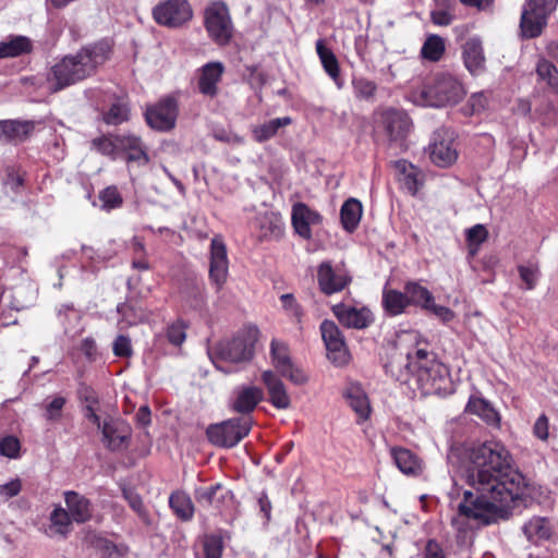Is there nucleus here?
Returning a JSON list of instances; mask_svg holds the SVG:
<instances>
[{
  "mask_svg": "<svg viewBox=\"0 0 558 558\" xmlns=\"http://www.w3.org/2000/svg\"><path fill=\"white\" fill-rule=\"evenodd\" d=\"M465 477L475 490H464L458 506L459 517L475 520L483 525L507 520L522 499L525 480L511 466L506 447L487 440L471 448Z\"/></svg>",
  "mask_w": 558,
  "mask_h": 558,
  "instance_id": "1",
  "label": "nucleus"
},
{
  "mask_svg": "<svg viewBox=\"0 0 558 558\" xmlns=\"http://www.w3.org/2000/svg\"><path fill=\"white\" fill-rule=\"evenodd\" d=\"M112 45L107 39L85 45L75 53L58 60L47 76L48 89L58 93L94 76L111 57Z\"/></svg>",
  "mask_w": 558,
  "mask_h": 558,
  "instance_id": "2",
  "label": "nucleus"
},
{
  "mask_svg": "<svg viewBox=\"0 0 558 558\" xmlns=\"http://www.w3.org/2000/svg\"><path fill=\"white\" fill-rule=\"evenodd\" d=\"M404 377L399 380L407 381L412 375L423 395H446L451 391V378L448 367L442 364L436 353L426 348H416L407 353Z\"/></svg>",
  "mask_w": 558,
  "mask_h": 558,
  "instance_id": "3",
  "label": "nucleus"
},
{
  "mask_svg": "<svg viewBox=\"0 0 558 558\" xmlns=\"http://www.w3.org/2000/svg\"><path fill=\"white\" fill-rule=\"evenodd\" d=\"M258 330L256 328H246L240 330L233 338L219 341L209 350V356L216 367L225 373L219 363H242L250 361L254 355V345L257 341Z\"/></svg>",
  "mask_w": 558,
  "mask_h": 558,
  "instance_id": "4",
  "label": "nucleus"
},
{
  "mask_svg": "<svg viewBox=\"0 0 558 558\" xmlns=\"http://www.w3.org/2000/svg\"><path fill=\"white\" fill-rule=\"evenodd\" d=\"M423 106L445 107L458 104L465 95L461 82L450 73H437L420 90Z\"/></svg>",
  "mask_w": 558,
  "mask_h": 558,
  "instance_id": "5",
  "label": "nucleus"
},
{
  "mask_svg": "<svg viewBox=\"0 0 558 558\" xmlns=\"http://www.w3.org/2000/svg\"><path fill=\"white\" fill-rule=\"evenodd\" d=\"M557 3L558 0H525L520 17L521 36L526 39L541 36Z\"/></svg>",
  "mask_w": 558,
  "mask_h": 558,
  "instance_id": "6",
  "label": "nucleus"
},
{
  "mask_svg": "<svg viewBox=\"0 0 558 558\" xmlns=\"http://www.w3.org/2000/svg\"><path fill=\"white\" fill-rule=\"evenodd\" d=\"M204 27L208 37L218 46H227L233 37V23L228 5L213 1L204 10Z\"/></svg>",
  "mask_w": 558,
  "mask_h": 558,
  "instance_id": "7",
  "label": "nucleus"
},
{
  "mask_svg": "<svg viewBox=\"0 0 558 558\" xmlns=\"http://www.w3.org/2000/svg\"><path fill=\"white\" fill-rule=\"evenodd\" d=\"M252 424L251 416L234 417L209 425L206 435L213 445L232 448L248 435Z\"/></svg>",
  "mask_w": 558,
  "mask_h": 558,
  "instance_id": "8",
  "label": "nucleus"
},
{
  "mask_svg": "<svg viewBox=\"0 0 558 558\" xmlns=\"http://www.w3.org/2000/svg\"><path fill=\"white\" fill-rule=\"evenodd\" d=\"M153 17L160 26L178 28L192 20L193 9L187 0H165L154 7Z\"/></svg>",
  "mask_w": 558,
  "mask_h": 558,
  "instance_id": "9",
  "label": "nucleus"
},
{
  "mask_svg": "<svg viewBox=\"0 0 558 558\" xmlns=\"http://www.w3.org/2000/svg\"><path fill=\"white\" fill-rule=\"evenodd\" d=\"M456 133L453 130L441 126L432 136L428 145L429 158L433 163L440 168L451 166L458 158Z\"/></svg>",
  "mask_w": 558,
  "mask_h": 558,
  "instance_id": "10",
  "label": "nucleus"
},
{
  "mask_svg": "<svg viewBox=\"0 0 558 558\" xmlns=\"http://www.w3.org/2000/svg\"><path fill=\"white\" fill-rule=\"evenodd\" d=\"M378 123L384 129L390 144L403 147V142L412 128V121L403 110L395 108L383 110L379 113Z\"/></svg>",
  "mask_w": 558,
  "mask_h": 558,
  "instance_id": "11",
  "label": "nucleus"
},
{
  "mask_svg": "<svg viewBox=\"0 0 558 558\" xmlns=\"http://www.w3.org/2000/svg\"><path fill=\"white\" fill-rule=\"evenodd\" d=\"M320 332L327 350V357L337 366L347 364L350 354L344 337L335 322L325 319L320 324Z\"/></svg>",
  "mask_w": 558,
  "mask_h": 558,
  "instance_id": "12",
  "label": "nucleus"
},
{
  "mask_svg": "<svg viewBox=\"0 0 558 558\" xmlns=\"http://www.w3.org/2000/svg\"><path fill=\"white\" fill-rule=\"evenodd\" d=\"M229 275V260L227 246L220 235H216L210 242L209 279L216 290H220L227 282Z\"/></svg>",
  "mask_w": 558,
  "mask_h": 558,
  "instance_id": "13",
  "label": "nucleus"
},
{
  "mask_svg": "<svg viewBox=\"0 0 558 558\" xmlns=\"http://www.w3.org/2000/svg\"><path fill=\"white\" fill-rule=\"evenodd\" d=\"M178 117V104L174 98L167 97L157 105L147 108L145 120L157 131L167 132L174 128Z\"/></svg>",
  "mask_w": 558,
  "mask_h": 558,
  "instance_id": "14",
  "label": "nucleus"
},
{
  "mask_svg": "<svg viewBox=\"0 0 558 558\" xmlns=\"http://www.w3.org/2000/svg\"><path fill=\"white\" fill-rule=\"evenodd\" d=\"M318 286L327 295L342 291L350 282L351 277L342 267H332L330 262H323L317 270Z\"/></svg>",
  "mask_w": 558,
  "mask_h": 558,
  "instance_id": "15",
  "label": "nucleus"
},
{
  "mask_svg": "<svg viewBox=\"0 0 558 558\" xmlns=\"http://www.w3.org/2000/svg\"><path fill=\"white\" fill-rule=\"evenodd\" d=\"M105 446L111 451L123 450L128 447L131 437V427L124 421L110 418L99 428Z\"/></svg>",
  "mask_w": 558,
  "mask_h": 558,
  "instance_id": "16",
  "label": "nucleus"
},
{
  "mask_svg": "<svg viewBox=\"0 0 558 558\" xmlns=\"http://www.w3.org/2000/svg\"><path fill=\"white\" fill-rule=\"evenodd\" d=\"M226 71L220 61H210L198 69L197 87L202 95L215 98L219 94V83Z\"/></svg>",
  "mask_w": 558,
  "mask_h": 558,
  "instance_id": "17",
  "label": "nucleus"
},
{
  "mask_svg": "<svg viewBox=\"0 0 558 558\" xmlns=\"http://www.w3.org/2000/svg\"><path fill=\"white\" fill-rule=\"evenodd\" d=\"M264 399V391L256 386H239L233 390V398L230 403L231 410L250 416L257 404Z\"/></svg>",
  "mask_w": 558,
  "mask_h": 558,
  "instance_id": "18",
  "label": "nucleus"
},
{
  "mask_svg": "<svg viewBox=\"0 0 558 558\" xmlns=\"http://www.w3.org/2000/svg\"><path fill=\"white\" fill-rule=\"evenodd\" d=\"M322 216L312 210L304 203H296L292 207L291 222L294 231L303 239L310 240L312 238L311 226L319 225Z\"/></svg>",
  "mask_w": 558,
  "mask_h": 558,
  "instance_id": "19",
  "label": "nucleus"
},
{
  "mask_svg": "<svg viewBox=\"0 0 558 558\" xmlns=\"http://www.w3.org/2000/svg\"><path fill=\"white\" fill-rule=\"evenodd\" d=\"M118 157L125 154L128 162H138L140 165L149 162L146 147L140 136L132 133L118 134Z\"/></svg>",
  "mask_w": 558,
  "mask_h": 558,
  "instance_id": "20",
  "label": "nucleus"
},
{
  "mask_svg": "<svg viewBox=\"0 0 558 558\" xmlns=\"http://www.w3.org/2000/svg\"><path fill=\"white\" fill-rule=\"evenodd\" d=\"M255 229L258 241L279 240L284 232V223L280 215L265 211L255 218Z\"/></svg>",
  "mask_w": 558,
  "mask_h": 558,
  "instance_id": "21",
  "label": "nucleus"
},
{
  "mask_svg": "<svg viewBox=\"0 0 558 558\" xmlns=\"http://www.w3.org/2000/svg\"><path fill=\"white\" fill-rule=\"evenodd\" d=\"M332 312L339 322L348 328L363 329L373 322L371 311L365 307L357 310L352 306L338 304L332 307Z\"/></svg>",
  "mask_w": 558,
  "mask_h": 558,
  "instance_id": "22",
  "label": "nucleus"
},
{
  "mask_svg": "<svg viewBox=\"0 0 558 558\" xmlns=\"http://www.w3.org/2000/svg\"><path fill=\"white\" fill-rule=\"evenodd\" d=\"M66 510L74 522L82 524L88 522L93 517V505L88 498L74 490L64 493Z\"/></svg>",
  "mask_w": 558,
  "mask_h": 558,
  "instance_id": "23",
  "label": "nucleus"
},
{
  "mask_svg": "<svg viewBox=\"0 0 558 558\" xmlns=\"http://www.w3.org/2000/svg\"><path fill=\"white\" fill-rule=\"evenodd\" d=\"M262 380L267 388L269 402L279 410H286L291 405L290 396L287 392L286 386L274 372L265 371L262 374Z\"/></svg>",
  "mask_w": 558,
  "mask_h": 558,
  "instance_id": "24",
  "label": "nucleus"
},
{
  "mask_svg": "<svg viewBox=\"0 0 558 558\" xmlns=\"http://www.w3.org/2000/svg\"><path fill=\"white\" fill-rule=\"evenodd\" d=\"M34 49L33 40L24 35H9L0 41V59H11L29 54Z\"/></svg>",
  "mask_w": 558,
  "mask_h": 558,
  "instance_id": "25",
  "label": "nucleus"
},
{
  "mask_svg": "<svg viewBox=\"0 0 558 558\" xmlns=\"http://www.w3.org/2000/svg\"><path fill=\"white\" fill-rule=\"evenodd\" d=\"M350 408L359 416V422L365 421L371 414V404L367 395L359 384L351 383L343 392Z\"/></svg>",
  "mask_w": 558,
  "mask_h": 558,
  "instance_id": "26",
  "label": "nucleus"
},
{
  "mask_svg": "<svg viewBox=\"0 0 558 558\" xmlns=\"http://www.w3.org/2000/svg\"><path fill=\"white\" fill-rule=\"evenodd\" d=\"M391 457L397 468L407 475L417 476L423 472L422 459L410 449L395 447L391 449Z\"/></svg>",
  "mask_w": 558,
  "mask_h": 558,
  "instance_id": "27",
  "label": "nucleus"
},
{
  "mask_svg": "<svg viewBox=\"0 0 558 558\" xmlns=\"http://www.w3.org/2000/svg\"><path fill=\"white\" fill-rule=\"evenodd\" d=\"M316 52L327 75L333 81L336 86L341 89L344 85V81L340 74L338 59L332 50L326 46L324 39L316 41Z\"/></svg>",
  "mask_w": 558,
  "mask_h": 558,
  "instance_id": "28",
  "label": "nucleus"
},
{
  "mask_svg": "<svg viewBox=\"0 0 558 558\" xmlns=\"http://www.w3.org/2000/svg\"><path fill=\"white\" fill-rule=\"evenodd\" d=\"M465 410L466 412L482 418L486 424L499 427L500 415L487 400L478 397H471Z\"/></svg>",
  "mask_w": 558,
  "mask_h": 558,
  "instance_id": "29",
  "label": "nucleus"
},
{
  "mask_svg": "<svg viewBox=\"0 0 558 558\" xmlns=\"http://www.w3.org/2000/svg\"><path fill=\"white\" fill-rule=\"evenodd\" d=\"M32 121L5 120L0 121V138L7 141H24L34 131Z\"/></svg>",
  "mask_w": 558,
  "mask_h": 558,
  "instance_id": "30",
  "label": "nucleus"
},
{
  "mask_svg": "<svg viewBox=\"0 0 558 558\" xmlns=\"http://www.w3.org/2000/svg\"><path fill=\"white\" fill-rule=\"evenodd\" d=\"M362 204L356 198H349L343 203L340 209V218L343 228L348 232H353L362 217Z\"/></svg>",
  "mask_w": 558,
  "mask_h": 558,
  "instance_id": "31",
  "label": "nucleus"
},
{
  "mask_svg": "<svg viewBox=\"0 0 558 558\" xmlns=\"http://www.w3.org/2000/svg\"><path fill=\"white\" fill-rule=\"evenodd\" d=\"M50 531L53 534L61 536L62 538L68 537L72 531V523L74 522L69 511L61 506L54 507L51 511L50 517Z\"/></svg>",
  "mask_w": 558,
  "mask_h": 558,
  "instance_id": "32",
  "label": "nucleus"
},
{
  "mask_svg": "<svg viewBox=\"0 0 558 558\" xmlns=\"http://www.w3.org/2000/svg\"><path fill=\"white\" fill-rule=\"evenodd\" d=\"M463 60L471 73H476L483 68L484 54L480 41L469 39L463 46Z\"/></svg>",
  "mask_w": 558,
  "mask_h": 558,
  "instance_id": "33",
  "label": "nucleus"
},
{
  "mask_svg": "<svg viewBox=\"0 0 558 558\" xmlns=\"http://www.w3.org/2000/svg\"><path fill=\"white\" fill-rule=\"evenodd\" d=\"M169 506L180 520L190 521L193 518L194 505L190 496L185 493H172L169 497Z\"/></svg>",
  "mask_w": 558,
  "mask_h": 558,
  "instance_id": "34",
  "label": "nucleus"
},
{
  "mask_svg": "<svg viewBox=\"0 0 558 558\" xmlns=\"http://www.w3.org/2000/svg\"><path fill=\"white\" fill-rule=\"evenodd\" d=\"M292 123L290 117L271 119L268 122L253 129V137L256 142L263 143L274 137L278 130Z\"/></svg>",
  "mask_w": 558,
  "mask_h": 558,
  "instance_id": "35",
  "label": "nucleus"
},
{
  "mask_svg": "<svg viewBox=\"0 0 558 558\" xmlns=\"http://www.w3.org/2000/svg\"><path fill=\"white\" fill-rule=\"evenodd\" d=\"M523 532L530 541L548 539L551 527L546 518L536 517L524 524Z\"/></svg>",
  "mask_w": 558,
  "mask_h": 558,
  "instance_id": "36",
  "label": "nucleus"
},
{
  "mask_svg": "<svg viewBox=\"0 0 558 558\" xmlns=\"http://www.w3.org/2000/svg\"><path fill=\"white\" fill-rule=\"evenodd\" d=\"M383 305L389 315L396 316L401 314L407 305H409L405 292L402 293L397 290L384 291Z\"/></svg>",
  "mask_w": 558,
  "mask_h": 558,
  "instance_id": "37",
  "label": "nucleus"
},
{
  "mask_svg": "<svg viewBox=\"0 0 558 558\" xmlns=\"http://www.w3.org/2000/svg\"><path fill=\"white\" fill-rule=\"evenodd\" d=\"M122 496L128 501L130 508L137 514L140 520L146 524H150V515L145 507L141 495L133 488L123 486Z\"/></svg>",
  "mask_w": 558,
  "mask_h": 558,
  "instance_id": "38",
  "label": "nucleus"
},
{
  "mask_svg": "<svg viewBox=\"0 0 558 558\" xmlns=\"http://www.w3.org/2000/svg\"><path fill=\"white\" fill-rule=\"evenodd\" d=\"M408 303L421 306L423 310L434 300L432 292L416 282H409L404 287Z\"/></svg>",
  "mask_w": 558,
  "mask_h": 558,
  "instance_id": "39",
  "label": "nucleus"
},
{
  "mask_svg": "<svg viewBox=\"0 0 558 558\" xmlns=\"http://www.w3.org/2000/svg\"><path fill=\"white\" fill-rule=\"evenodd\" d=\"M397 169L402 173L403 178L401 181L404 187L411 193L415 194L420 187L418 174L420 171L412 163L407 160H400L396 163Z\"/></svg>",
  "mask_w": 558,
  "mask_h": 558,
  "instance_id": "40",
  "label": "nucleus"
},
{
  "mask_svg": "<svg viewBox=\"0 0 558 558\" xmlns=\"http://www.w3.org/2000/svg\"><path fill=\"white\" fill-rule=\"evenodd\" d=\"M90 144L92 148L97 153L113 160L118 158V134L101 135L94 138Z\"/></svg>",
  "mask_w": 558,
  "mask_h": 558,
  "instance_id": "41",
  "label": "nucleus"
},
{
  "mask_svg": "<svg viewBox=\"0 0 558 558\" xmlns=\"http://www.w3.org/2000/svg\"><path fill=\"white\" fill-rule=\"evenodd\" d=\"M539 80L545 81L553 93L558 94V70L548 60L541 59L536 65Z\"/></svg>",
  "mask_w": 558,
  "mask_h": 558,
  "instance_id": "42",
  "label": "nucleus"
},
{
  "mask_svg": "<svg viewBox=\"0 0 558 558\" xmlns=\"http://www.w3.org/2000/svg\"><path fill=\"white\" fill-rule=\"evenodd\" d=\"M130 119V108L125 102H113L104 113L102 120L108 125H119Z\"/></svg>",
  "mask_w": 558,
  "mask_h": 558,
  "instance_id": "43",
  "label": "nucleus"
},
{
  "mask_svg": "<svg viewBox=\"0 0 558 558\" xmlns=\"http://www.w3.org/2000/svg\"><path fill=\"white\" fill-rule=\"evenodd\" d=\"M445 52L444 39L438 35H430L423 44L421 53L429 61H438Z\"/></svg>",
  "mask_w": 558,
  "mask_h": 558,
  "instance_id": "44",
  "label": "nucleus"
},
{
  "mask_svg": "<svg viewBox=\"0 0 558 558\" xmlns=\"http://www.w3.org/2000/svg\"><path fill=\"white\" fill-rule=\"evenodd\" d=\"M270 354L274 366L278 372L292 363L288 345L284 342L274 339L270 343Z\"/></svg>",
  "mask_w": 558,
  "mask_h": 558,
  "instance_id": "45",
  "label": "nucleus"
},
{
  "mask_svg": "<svg viewBox=\"0 0 558 558\" xmlns=\"http://www.w3.org/2000/svg\"><path fill=\"white\" fill-rule=\"evenodd\" d=\"M352 87L354 96L361 100H372L377 90L376 83L366 77H354Z\"/></svg>",
  "mask_w": 558,
  "mask_h": 558,
  "instance_id": "46",
  "label": "nucleus"
},
{
  "mask_svg": "<svg viewBox=\"0 0 558 558\" xmlns=\"http://www.w3.org/2000/svg\"><path fill=\"white\" fill-rule=\"evenodd\" d=\"M488 238V231L484 225H475L466 230V242L469 252L473 256L477 253L478 246Z\"/></svg>",
  "mask_w": 558,
  "mask_h": 558,
  "instance_id": "47",
  "label": "nucleus"
},
{
  "mask_svg": "<svg viewBox=\"0 0 558 558\" xmlns=\"http://www.w3.org/2000/svg\"><path fill=\"white\" fill-rule=\"evenodd\" d=\"M101 208L105 210L116 209L122 206L123 198L116 186H108L99 193Z\"/></svg>",
  "mask_w": 558,
  "mask_h": 558,
  "instance_id": "48",
  "label": "nucleus"
},
{
  "mask_svg": "<svg viewBox=\"0 0 558 558\" xmlns=\"http://www.w3.org/2000/svg\"><path fill=\"white\" fill-rule=\"evenodd\" d=\"M186 324L182 319H177L167 327L166 337L168 341L180 347L186 339Z\"/></svg>",
  "mask_w": 558,
  "mask_h": 558,
  "instance_id": "49",
  "label": "nucleus"
},
{
  "mask_svg": "<svg viewBox=\"0 0 558 558\" xmlns=\"http://www.w3.org/2000/svg\"><path fill=\"white\" fill-rule=\"evenodd\" d=\"M223 549L222 536L219 534L206 535L204 539V554L206 558H221Z\"/></svg>",
  "mask_w": 558,
  "mask_h": 558,
  "instance_id": "50",
  "label": "nucleus"
},
{
  "mask_svg": "<svg viewBox=\"0 0 558 558\" xmlns=\"http://www.w3.org/2000/svg\"><path fill=\"white\" fill-rule=\"evenodd\" d=\"M65 398L58 396L45 405V417L47 421H58L62 416V409L65 404Z\"/></svg>",
  "mask_w": 558,
  "mask_h": 558,
  "instance_id": "51",
  "label": "nucleus"
},
{
  "mask_svg": "<svg viewBox=\"0 0 558 558\" xmlns=\"http://www.w3.org/2000/svg\"><path fill=\"white\" fill-rule=\"evenodd\" d=\"M113 354L118 357H130L133 354L131 339L125 335H119L112 343Z\"/></svg>",
  "mask_w": 558,
  "mask_h": 558,
  "instance_id": "52",
  "label": "nucleus"
},
{
  "mask_svg": "<svg viewBox=\"0 0 558 558\" xmlns=\"http://www.w3.org/2000/svg\"><path fill=\"white\" fill-rule=\"evenodd\" d=\"M279 373L281 376L288 378L291 383L298 386L304 385L308 380V376L304 371L295 366L293 363L282 368Z\"/></svg>",
  "mask_w": 558,
  "mask_h": 558,
  "instance_id": "53",
  "label": "nucleus"
},
{
  "mask_svg": "<svg viewBox=\"0 0 558 558\" xmlns=\"http://www.w3.org/2000/svg\"><path fill=\"white\" fill-rule=\"evenodd\" d=\"M20 441L14 436H7L0 440V454L8 458H16L20 451Z\"/></svg>",
  "mask_w": 558,
  "mask_h": 558,
  "instance_id": "54",
  "label": "nucleus"
},
{
  "mask_svg": "<svg viewBox=\"0 0 558 558\" xmlns=\"http://www.w3.org/2000/svg\"><path fill=\"white\" fill-rule=\"evenodd\" d=\"M521 280L525 283L526 290H532L536 286L538 270L532 266H519L518 268Z\"/></svg>",
  "mask_w": 558,
  "mask_h": 558,
  "instance_id": "55",
  "label": "nucleus"
},
{
  "mask_svg": "<svg viewBox=\"0 0 558 558\" xmlns=\"http://www.w3.org/2000/svg\"><path fill=\"white\" fill-rule=\"evenodd\" d=\"M282 302L283 308L289 313V315L293 316L298 322L301 320L303 315L302 308L300 304L296 302L293 294L287 293L282 294L280 298Z\"/></svg>",
  "mask_w": 558,
  "mask_h": 558,
  "instance_id": "56",
  "label": "nucleus"
},
{
  "mask_svg": "<svg viewBox=\"0 0 558 558\" xmlns=\"http://www.w3.org/2000/svg\"><path fill=\"white\" fill-rule=\"evenodd\" d=\"M22 490V481L20 478L11 480L5 484H0V498L9 500L17 496Z\"/></svg>",
  "mask_w": 558,
  "mask_h": 558,
  "instance_id": "57",
  "label": "nucleus"
},
{
  "mask_svg": "<svg viewBox=\"0 0 558 558\" xmlns=\"http://www.w3.org/2000/svg\"><path fill=\"white\" fill-rule=\"evenodd\" d=\"M424 310L434 314L436 317H438L444 323H448V322L452 320L454 317L453 311H451L447 306L437 305L435 303V300H433L430 302V305L428 303Z\"/></svg>",
  "mask_w": 558,
  "mask_h": 558,
  "instance_id": "58",
  "label": "nucleus"
},
{
  "mask_svg": "<svg viewBox=\"0 0 558 558\" xmlns=\"http://www.w3.org/2000/svg\"><path fill=\"white\" fill-rule=\"evenodd\" d=\"M454 16L447 9L430 11V21L437 26H448L452 23Z\"/></svg>",
  "mask_w": 558,
  "mask_h": 558,
  "instance_id": "59",
  "label": "nucleus"
},
{
  "mask_svg": "<svg viewBox=\"0 0 558 558\" xmlns=\"http://www.w3.org/2000/svg\"><path fill=\"white\" fill-rule=\"evenodd\" d=\"M533 434L541 440H547L549 435V422L545 414L538 416L533 426Z\"/></svg>",
  "mask_w": 558,
  "mask_h": 558,
  "instance_id": "60",
  "label": "nucleus"
},
{
  "mask_svg": "<svg viewBox=\"0 0 558 558\" xmlns=\"http://www.w3.org/2000/svg\"><path fill=\"white\" fill-rule=\"evenodd\" d=\"M186 303L193 308H201L204 304L203 289L193 287L185 296Z\"/></svg>",
  "mask_w": 558,
  "mask_h": 558,
  "instance_id": "61",
  "label": "nucleus"
},
{
  "mask_svg": "<svg viewBox=\"0 0 558 558\" xmlns=\"http://www.w3.org/2000/svg\"><path fill=\"white\" fill-rule=\"evenodd\" d=\"M463 5L483 12H493L495 0H459Z\"/></svg>",
  "mask_w": 558,
  "mask_h": 558,
  "instance_id": "62",
  "label": "nucleus"
},
{
  "mask_svg": "<svg viewBox=\"0 0 558 558\" xmlns=\"http://www.w3.org/2000/svg\"><path fill=\"white\" fill-rule=\"evenodd\" d=\"M81 351L89 362H94L97 357V345L94 339L85 338L81 343Z\"/></svg>",
  "mask_w": 558,
  "mask_h": 558,
  "instance_id": "63",
  "label": "nucleus"
},
{
  "mask_svg": "<svg viewBox=\"0 0 558 558\" xmlns=\"http://www.w3.org/2000/svg\"><path fill=\"white\" fill-rule=\"evenodd\" d=\"M424 558H446L441 546L434 539H429L425 546Z\"/></svg>",
  "mask_w": 558,
  "mask_h": 558,
  "instance_id": "64",
  "label": "nucleus"
}]
</instances>
